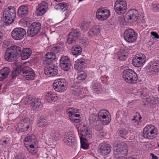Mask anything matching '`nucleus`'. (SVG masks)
<instances>
[{
	"label": "nucleus",
	"mask_w": 159,
	"mask_h": 159,
	"mask_svg": "<svg viewBox=\"0 0 159 159\" xmlns=\"http://www.w3.org/2000/svg\"><path fill=\"white\" fill-rule=\"evenodd\" d=\"M21 51V49L19 46L16 45L11 46L6 51L4 55L5 59L9 61L16 60Z\"/></svg>",
	"instance_id": "f257e3e1"
},
{
	"label": "nucleus",
	"mask_w": 159,
	"mask_h": 159,
	"mask_svg": "<svg viewBox=\"0 0 159 159\" xmlns=\"http://www.w3.org/2000/svg\"><path fill=\"white\" fill-rule=\"evenodd\" d=\"M16 16V11L15 8L10 6L5 9L3 12V20L6 24H10L14 21Z\"/></svg>",
	"instance_id": "f03ea898"
},
{
	"label": "nucleus",
	"mask_w": 159,
	"mask_h": 159,
	"mask_svg": "<svg viewBox=\"0 0 159 159\" xmlns=\"http://www.w3.org/2000/svg\"><path fill=\"white\" fill-rule=\"evenodd\" d=\"M128 152L127 146L125 143L120 142L117 143L114 149V156L117 159H120L126 155Z\"/></svg>",
	"instance_id": "7ed1b4c3"
},
{
	"label": "nucleus",
	"mask_w": 159,
	"mask_h": 159,
	"mask_svg": "<svg viewBox=\"0 0 159 159\" xmlns=\"http://www.w3.org/2000/svg\"><path fill=\"white\" fill-rule=\"evenodd\" d=\"M157 130L155 127L152 125H147L143 129V136L149 139H154L157 135Z\"/></svg>",
	"instance_id": "20e7f679"
},
{
	"label": "nucleus",
	"mask_w": 159,
	"mask_h": 159,
	"mask_svg": "<svg viewBox=\"0 0 159 159\" xmlns=\"http://www.w3.org/2000/svg\"><path fill=\"white\" fill-rule=\"evenodd\" d=\"M21 117L20 123L18 126V130L23 132L29 128L30 120L26 111H23L21 114Z\"/></svg>",
	"instance_id": "39448f33"
},
{
	"label": "nucleus",
	"mask_w": 159,
	"mask_h": 159,
	"mask_svg": "<svg viewBox=\"0 0 159 159\" xmlns=\"http://www.w3.org/2000/svg\"><path fill=\"white\" fill-rule=\"evenodd\" d=\"M123 77L125 80L129 84H134L138 80L136 73L130 69H126L123 72Z\"/></svg>",
	"instance_id": "423d86ee"
},
{
	"label": "nucleus",
	"mask_w": 159,
	"mask_h": 159,
	"mask_svg": "<svg viewBox=\"0 0 159 159\" xmlns=\"http://www.w3.org/2000/svg\"><path fill=\"white\" fill-rule=\"evenodd\" d=\"M27 106L31 107L34 111H37L42 107V103L39 99L28 98L25 102Z\"/></svg>",
	"instance_id": "0eeeda50"
},
{
	"label": "nucleus",
	"mask_w": 159,
	"mask_h": 159,
	"mask_svg": "<svg viewBox=\"0 0 159 159\" xmlns=\"http://www.w3.org/2000/svg\"><path fill=\"white\" fill-rule=\"evenodd\" d=\"M66 81L63 79H58L55 80L53 84L54 89L56 91L62 92L65 91L67 88Z\"/></svg>",
	"instance_id": "6e6552de"
},
{
	"label": "nucleus",
	"mask_w": 159,
	"mask_h": 159,
	"mask_svg": "<svg viewBox=\"0 0 159 159\" xmlns=\"http://www.w3.org/2000/svg\"><path fill=\"white\" fill-rule=\"evenodd\" d=\"M114 7L115 11L117 14H123L126 11L127 3L124 0H117L115 3Z\"/></svg>",
	"instance_id": "1a4fd4ad"
},
{
	"label": "nucleus",
	"mask_w": 159,
	"mask_h": 159,
	"mask_svg": "<svg viewBox=\"0 0 159 159\" xmlns=\"http://www.w3.org/2000/svg\"><path fill=\"white\" fill-rule=\"evenodd\" d=\"M98 119L103 125H107L110 122L111 118L108 111L103 109L99 111L98 113Z\"/></svg>",
	"instance_id": "9d476101"
},
{
	"label": "nucleus",
	"mask_w": 159,
	"mask_h": 159,
	"mask_svg": "<svg viewBox=\"0 0 159 159\" xmlns=\"http://www.w3.org/2000/svg\"><path fill=\"white\" fill-rule=\"evenodd\" d=\"M137 34L134 30L131 29H129L125 30L124 34L125 40L127 42L132 43L134 42L137 39Z\"/></svg>",
	"instance_id": "9b49d317"
},
{
	"label": "nucleus",
	"mask_w": 159,
	"mask_h": 159,
	"mask_svg": "<svg viewBox=\"0 0 159 159\" xmlns=\"http://www.w3.org/2000/svg\"><path fill=\"white\" fill-rule=\"evenodd\" d=\"M74 108H70L67 109L66 110V113L68 115L70 120L73 122L76 123L80 122V115L79 114H76L78 112Z\"/></svg>",
	"instance_id": "f8f14e48"
},
{
	"label": "nucleus",
	"mask_w": 159,
	"mask_h": 159,
	"mask_svg": "<svg viewBox=\"0 0 159 159\" xmlns=\"http://www.w3.org/2000/svg\"><path fill=\"white\" fill-rule=\"evenodd\" d=\"M25 35V30L22 28H15L11 32L12 38L17 40L22 39Z\"/></svg>",
	"instance_id": "ddd939ff"
},
{
	"label": "nucleus",
	"mask_w": 159,
	"mask_h": 159,
	"mask_svg": "<svg viewBox=\"0 0 159 159\" xmlns=\"http://www.w3.org/2000/svg\"><path fill=\"white\" fill-rule=\"evenodd\" d=\"M57 68L52 62H47L44 69L45 74L49 77L56 75L58 72Z\"/></svg>",
	"instance_id": "4468645a"
},
{
	"label": "nucleus",
	"mask_w": 159,
	"mask_h": 159,
	"mask_svg": "<svg viewBox=\"0 0 159 159\" xmlns=\"http://www.w3.org/2000/svg\"><path fill=\"white\" fill-rule=\"evenodd\" d=\"M63 140L65 143L69 146L73 147L76 144V140L75 135L72 132H70L65 134Z\"/></svg>",
	"instance_id": "2eb2a0df"
},
{
	"label": "nucleus",
	"mask_w": 159,
	"mask_h": 159,
	"mask_svg": "<svg viewBox=\"0 0 159 159\" xmlns=\"http://www.w3.org/2000/svg\"><path fill=\"white\" fill-rule=\"evenodd\" d=\"M110 16V11L106 8H101L97 11L96 16L100 20H104Z\"/></svg>",
	"instance_id": "dca6fc26"
},
{
	"label": "nucleus",
	"mask_w": 159,
	"mask_h": 159,
	"mask_svg": "<svg viewBox=\"0 0 159 159\" xmlns=\"http://www.w3.org/2000/svg\"><path fill=\"white\" fill-rule=\"evenodd\" d=\"M41 24L38 22L33 23L29 27L27 31V35L33 37L37 34L41 29Z\"/></svg>",
	"instance_id": "f3484780"
},
{
	"label": "nucleus",
	"mask_w": 159,
	"mask_h": 159,
	"mask_svg": "<svg viewBox=\"0 0 159 159\" xmlns=\"http://www.w3.org/2000/svg\"><path fill=\"white\" fill-rule=\"evenodd\" d=\"M146 57L143 54H139L135 55L132 60L133 65L137 67H140L143 65Z\"/></svg>",
	"instance_id": "a211bd4d"
},
{
	"label": "nucleus",
	"mask_w": 159,
	"mask_h": 159,
	"mask_svg": "<svg viewBox=\"0 0 159 159\" xmlns=\"http://www.w3.org/2000/svg\"><path fill=\"white\" fill-rule=\"evenodd\" d=\"M146 68L149 75L156 73L159 71V64L157 61H151L149 63Z\"/></svg>",
	"instance_id": "6ab92c4d"
},
{
	"label": "nucleus",
	"mask_w": 159,
	"mask_h": 159,
	"mask_svg": "<svg viewBox=\"0 0 159 159\" xmlns=\"http://www.w3.org/2000/svg\"><path fill=\"white\" fill-rule=\"evenodd\" d=\"M60 63L61 68L63 70L68 71L70 69L71 63L68 56L62 57L60 60Z\"/></svg>",
	"instance_id": "aec40b11"
},
{
	"label": "nucleus",
	"mask_w": 159,
	"mask_h": 159,
	"mask_svg": "<svg viewBox=\"0 0 159 159\" xmlns=\"http://www.w3.org/2000/svg\"><path fill=\"white\" fill-rule=\"evenodd\" d=\"M79 134L81 135L82 138L84 139L90 138L92 136V132L85 125H83L80 129H78Z\"/></svg>",
	"instance_id": "412c9836"
},
{
	"label": "nucleus",
	"mask_w": 159,
	"mask_h": 159,
	"mask_svg": "<svg viewBox=\"0 0 159 159\" xmlns=\"http://www.w3.org/2000/svg\"><path fill=\"white\" fill-rule=\"evenodd\" d=\"M48 7V5L47 2L44 1L42 2L36 7V14L38 16H42L46 12Z\"/></svg>",
	"instance_id": "4be33fe9"
},
{
	"label": "nucleus",
	"mask_w": 159,
	"mask_h": 159,
	"mask_svg": "<svg viewBox=\"0 0 159 159\" xmlns=\"http://www.w3.org/2000/svg\"><path fill=\"white\" fill-rule=\"evenodd\" d=\"M99 146V152L100 154L102 156L106 155L111 151V146L107 143H102Z\"/></svg>",
	"instance_id": "5701e85b"
},
{
	"label": "nucleus",
	"mask_w": 159,
	"mask_h": 159,
	"mask_svg": "<svg viewBox=\"0 0 159 159\" xmlns=\"http://www.w3.org/2000/svg\"><path fill=\"white\" fill-rule=\"evenodd\" d=\"M80 36V33L78 30H74L68 35L67 43L69 44L75 43L77 38Z\"/></svg>",
	"instance_id": "b1692460"
},
{
	"label": "nucleus",
	"mask_w": 159,
	"mask_h": 159,
	"mask_svg": "<svg viewBox=\"0 0 159 159\" xmlns=\"http://www.w3.org/2000/svg\"><path fill=\"white\" fill-rule=\"evenodd\" d=\"M127 19L128 21L132 22H134L138 19V12L135 9H131L129 10L127 14Z\"/></svg>",
	"instance_id": "393cba45"
},
{
	"label": "nucleus",
	"mask_w": 159,
	"mask_h": 159,
	"mask_svg": "<svg viewBox=\"0 0 159 159\" xmlns=\"http://www.w3.org/2000/svg\"><path fill=\"white\" fill-rule=\"evenodd\" d=\"M35 76L34 71L30 68H28L23 71V76L27 80H33Z\"/></svg>",
	"instance_id": "a878e982"
},
{
	"label": "nucleus",
	"mask_w": 159,
	"mask_h": 159,
	"mask_svg": "<svg viewBox=\"0 0 159 159\" xmlns=\"http://www.w3.org/2000/svg\"><path fill=\"white\" fill-rule=\"evenodd\" d=\"M37 125L39 127H46L48 125V120L44 116H41L37 119Z\"/></svg>",
	"instance_id": "bb28decb"
},
{
	"label": "nucleus",
	"mask_w": 159,
	"mask_h": 159,
	"mask_svg": "<svg viewBox=\"0 0 159 159\" xmlns=\"http://www.w3.org/2000/svg\"><path fill=\"white\" fill-rule=\"evenodd\" d=\"M32 53L31 50L30 48L24 49L22 52H20L21 57L23 60L28 59Z\"/></svg>",
	"instance_id": "cd10ccee"
},
{
	"label": "nucleus",
	"mask_w": 159,
	"mask_h": 159,
	"mask_svg": "<svg viewBox=\"0 0 159 159\" xmlns=\"http://www.w3.org/2000/svg\"><path fill=\"white\" fill-rule=\"evenodd\" d=\"M45 98L48 102L56 101L58 97L56 94L51 91L48 92L45 96Z\"/></svg>",
	"instance_id": "c85d7f7f"
},
{
	"label": "nucleus",
	"mask_w": 159,
	"mask_h": 159,
	"mask_svg": "<svg viewBox=\"0 0 159 159\" xmlns=\"http://www.w3.org/2000/svg\"><path fill=\"white\" fill-rule=\"evenodd\" d=\"M24 141L29 143L30 144H36L37 143V141L35 136L32 134L28 135L25 138Z\"/></svg>",
	"instance_id": "c756f323"
},
{
	"label": "nucleus",
	"mask_w": 159,
	"mask_h": 159,
	"mask_svg": "<svg viewBox=\"0 0 159 159\" xmlns=\"http://www.w3.org/2000/svg\"><path fill=\"white\" fill-rule=\"evenodd\" d=\"M10 72L8 67L3 68L0 71V80L1 81L7 78Z\"/></svg>",
	"instance_id": "7c9ffc66"
},
{
	"label": "nucleus",
	"mask_w": 159,
	"mask_h": 159,
	"mask_svg": "<svg viewBox=\"0 0 159 159\" xmlns=\"http://www.w3.org/2000/svg\"><path fill=\"white\" fill-rule=\"evenodd\" d=\"M76 63L74 65V68L75 69L79 70L82 68L83 66L85 63V60L83 59H77L76 61Z\"/></svg>",
	"instance_id": "2f4dec72"
},
{
	"label": "nucleus",
	"mask_w": 159,
	"mask_h": 159,
	"mask_svg": "<svg viewBox=\"0 0 159 159\" xmlns=\"http://www.w3.org/2000/svg\"><path fill=\"white\" fill-rule=\"evenodd\" d=\"M28 11V8L26 6H20L18 9V14L20 16L27 15Z\"/></svg>",
	"instance_id": "473e14b6"
},
{
	"label": "nucleus",
	"mask_w": 159,
	"mask_h": 159,
	"mask_svg": "<svg viewBox=\"0 0 159 159\" xmlns=\"http://www.w3.org/2000/svg\"><path fill=\"white\" fill-rule=\"evenodd\" d=\"M34 145L30 144L29 145H26L25 144V147L26 148L28 152L32 155L36 154L38 152L37 148L34 147Z\"/></svg>",
	"instance_id": "72a5a7b5"
},
{
	"label": "nucleus",
	"mask_w": 159,
	"mask_h": 159,
	"mask_svg": "<svg viewBox=\"0 0 159 159\" xmlns=\"http://www.w3.org/2000/svg\"><path fill=\"white\" fill-rule=\"evenodd\" d=\"M70 92L74 95L78 96L82 93V92L78 86H72L71 87Z\"/></svg>",
	"instance_id": "f704fd0d"
},
{
	"label": "nucleus",
	"mask_w": 159,
	"mask_h": 159,
	"mask_svg": "<svg viewBox=\"0 0 159 159\" xmlns=\"http://www.w3.org/2000/svg\"><path fill=\"white\" fill-rule=\"evenodd\" d=\"M51 133V136L52 139L55 141H57L61 138V135L58 132L54 130H51L49 132Z\"/></svg>",
	"instance_id": "c9c22d12"
},
{
	"label": "nucleus",
	"mask_w": 159,
	"mask_h": 159,
	"mask_svg": "<svg viewBox=\"0 0 159 159\" xmlns=\"http://www.w3.org/2000/svg\"><path fill=\"white\" fill-rule=\"evenodd\" d=\"M81 52V48L79 46H75L72 48V54L74 55L77 56L80 55Z\"/></svg>",
	"instance_id": "e433bc0d"
},
{
	"label": "nucleus",
	"mask_w": 159,
	"mask_h": 159,
	"mask_svg": "<svg viewBox=\"0 0 159 159\" xmlns=\"http://www.w3.org/2000/svg\"><path fill=\"white\" fill-rule=\"evenodd\" d=\"M128 53L125 50H120L118 53V56L119 60H124L127 57Z\"/></svg>",
	"instance_id": "4c0bfd02"
},
{
	"label": "nucleus",
	"mask_w": 159,
	"mask_h": 159,
	"mask_svg": "<svg viewBox=\"0 0 159 159\" xmlns=\"http://www.w3.org/2000/svg\"><path fill=\"white\" fill-rule=\"evenodd\" d=\"M55 7L60 11H65L68 8V5L66 3L63 2L57 4Z\"/></svg>",
	"instance_id": "58836bf2"
},
{
	"label": "nucleus",
	"mask_w": 159,
	"mask_h": 159,
	"mask_svg": "<svg viewBox=\"0 0 159 159\" xmlns=\"http://www.w3.org/2000/svg\"><path fill=\"white\" fill-rule=\"evenodd\" d=\"M99 32L100 30L98 28H93L89 31V36L90 37H92L93 36H95Z\"/></svg>",
	"instance_id": "ea45409f"
},
{
	"label": "nucleus",
	"mask_w": 159,
	"mask_h": 159,
	"mask_svg": "<svg viewBox=\"0 0 159 159\" xmlns=\"http://www.w3.org/2000/svg\"><path fill=\"white\" fill-rule=\"evenodd\" d=\"M45 60L47 61L49 60H54L55 58V55L52 52L47 53L45 55Z\"/></svg>",
	"instance_id": "a19ab883"
},
{
	"label": "nucleus",
	"mask_w": 159,
	"mask_h": 159,
	"mask_svg": "<svg viewBox=\"0 0 159 159\" xmlns=\"http://www.w3.org/2000/svg\"><path fill=\"white\" fill-rule=\"evenodd\" d=\"M86 75L84 72H82L78 74V76L77 79L80 82L84 80L86 78Z\"/></svg>",
	"instance_id": "79ce46f5"
},
{
	"label": "nucleus",
	"mask_w": 159,
	"mask_h": 159,
	"mask_svg": "<svg viewBox=\"0 0 159 159\" xmlns=\"http://www.w3.org/2000/svg\"><path fill=\"white\" fill-rule=\"evenodd\" d=\"M96 130L98 131V133L99 134V137L102 138L104 137L106 135V133L103 132L102 127L101 126H97L95 127Z\"/></svg>",
	"instance_id": "37998d69"
},
{
	"label": "nucleus",
	"mask_w": 159,
	"mask_h": 159,
	"mask_svg": "<svg viewBox=\"0 0 159 159\" xmlns=\"http://www.w3.org/2000/svg\"><path fill=\"white\" fill-rule=\"evenodd\" d=\"M89 27V24L84 22H82L80 25V28L82 30H86Z\"/></svg>",
	"instance_id": "c03bdc74"
},
{
	"label": "nucleus",
	"mask_w": 159,
	"mask_h": 159,
	"mask_svg": "<svg viewBox=\"0 0 159 159\" xmlns=\"http://www.w3.org/2000/svg\"><path fill=\"white\" fill-rule=\"evenodd\" d=\"M81 147L84 149H86L88 146L85 142L82 140V138L80 137Z\"/></svg>",
	"instance_id": "a18cd8bd"
},
{
	"label": "nucleus",
	"mask_w": 159,
	"mask_h": 159,
	"mask_svg": "<svg viewBox=\"0 0 159 159\" xmlns=\"http://www.w3.org/2000/svg\"><path fill=\"white\" fill-rule=\"evenodd\" d=\"M118 133L120 136H121V137H123L124 136H125L127 135L128 132L126 130L123 129L120 130Z\"/></svg>",
	"instance_id": "49530a36"
},
{
	"label": "nucleus",
	"mask_w": 159,
	"mask_h": 159,
	"mask_svg": "<svg viewBox=\"0 0 159 159\" xmlns=\"http://www.w3.org/2000/svg\"><path fill=\"white\" fill-rule=\"evenodd\" d=\"M20 72V70L18 69L17 68H16L15 70L13 71L12 73L11 76L13 78H14L17 76L18 75Z\"/></svg>",
	"instance_id": "de8ad7c7"
},
{
	"label": "nucleus",
	"mask_w": 159,
	"mask_h": 159,
	"mask_svg": "<svg viewBox=\"0 0 159 159\" xmlns=\"http://www.w3.org/2000/svg\"><path fill=\"white\" fill-rule=\"evenodd\" d=\"M89 123L91 124L93 126H96L95 124L96 122V120H95V119L94 118L91 117H90V118L89 119Z\"/></svg>",
	"instance_id": "09e8293b"
},
{
	"label": "nucleus",
	"mask_w": 159,
	"mask_h": 159,
	"mask_svg": "<svg viewBox=\"0 0 159 159\" xmlns=\"http://www.w3.org/2000/svg\"><path fill=\"white\" fill-rule=\"evenodd\" d=\"M20 108V106L18 104H14L13 106V110L14 111L16 112H17L19 109Z\"/></svg>",
	"instance_id": "8fccbe9b"
},
{
	"label": "nucleus",
	"mask_w": 159,
	"mask_h": 159,
	"mask_svg": "<svg viewBox=\"0 0 159 159\" xmlns=\"http://www.w3.org/2000/svg\"><path fill=\"white\" fill-rule=\"evenodd\" d=\"M152 7L153 11H159V4H154L152 5Z\"/></svg>",
	"instance_id": "3c124183"
},
{
	"label": "nucleus",
	"mask_w": 159,
	"mask_h": 159,
	"mask_svg": "<svg viewBox=\"0 0 159 159\" xmlns=\"http://www.w3.org/2000/svg\"><path fill=\"white\" fill-rule=\"evenodd\" d=\"M60 48L57 47H54L52 48L51 52H53L54 54L59 52L60 51Z\"/></svg>",
	"instance_id": "603ef678"
},
{
	"label": "nucleus",
	"mask_w": 159,
	"mask_h": 159,
	"mask_svg": "<svg viewBox=\"0 0 159 159\" xmlns=\"http://www.w3.org/2000/svg\"><path fill=\"white\" fill-rule=\"evenodd\" d=\"M3 44L5 46H8L10 44V41L8 39L4 40Z\"/></svg>",
	"instance_id": "864d4df0"
},
{
	"label": "nucleus",
	"mask_w": 159,
	"mask_h": 159,
	"mask_svg": "<svg viewBox=\"0 0 159 159\" xmlns=\"http://www.w3.org/2000/svg\"><path fill=\"white\" fill-rule=\"evenodd\" d=\"M151 34L155 38L158 39L159 38L158 34L156 32H151Z\"/></svg>",
	"instance_id": "5fc2aeb1"
},
{
	"label": "nucleus",
	"mask_w": 159,
	"mask_h": 159,
	"mask_svg": "<svg viewBox=\"0 0 159 159\" xmlns=\"http://www.w3.org/2000/svg\"><path fill=\"white\" fill-rule=\"evenodd\" d=\"M71 13L70 11H67L65 12L64 14L65 15V19H66L69 16Z\"/></svg>",
	"instance_id": "6e6d98bb"
},
{
	"label": "nucleus",
	"mask_w": 159,
	"mask_h": 159,
	"mask_svg": "<svg viewBox=\"0 0 159 159\" xmlns=\"http://www.w3.org/2000/svg\"><path fill=\"white\" fill-rule=\"evenodd\" d=\"M98 84H94L93 85L92 88L93 89H97L98 88Z\"/></svg>",
	"instance_id": "4d7b16f0"
},
{
	"label": "nucleus",
	"mask_w": 159,
	"mask_h": 159,
	"mask_svg": "<svg viewBox=\"0 0 159 159\" xmlns=\"http://www.w3.org/2000/svg\"><path fill=\"white\" fill-rule=\"evenodd\" d=\"M151 156L152 159H158L157 157L155 156L153 153H151Z\"/></svg>",
	"instance_id": "13d9d810"
},
{
	"label": "nucleus",
	"mask_w": 159,
	"mask_h": 159,
	"mask_svg": "<svg viewBox=\"0 0 159 159\" xmlns=\"http://www.w3.org/2000/svg\"><path fill=\"white\" fill-rule=\"evenodd\" d=\"M135 159L134 157H128L127 158H126V159Z\"/></svg>",
	"instance_id": "bf43d9fd"
},
{
	"label": "nucleus",
	"mask_w": 159,
	"mask_h": 159,
	"mask_svg": "<svg viewBox=\"0 0 159 159\" xmlns=\"http://www.w3.org/2000/svg\"><path fill=\"white\" fill-rule=\"evenodd\" d=\"M122 112H123V114H124V116H125L126 114V111H123Z\"/></svg>",
	"instance_id": "052dcab7"
},
{
	"label": "nucleus",
	"mask_w": 159,
	"mask_h": 159,
	"mask_svg": "<svg viewBox=\"0 0 159 159\" xmlns=\"http://www.w3.org/2000/svg\"><path fill=\"white\" fill-rule=\"evenodd\" d=\"M55 1L57 2H60L62 1L63 0H54Z\"/></svg>",
	"instance_id": "680f3d73"
},
{
	"label": "nucleus",
	"mask_w": 159,
	"mask_h": 159,
	"mask_svg": "<svg viewBox=\"0 0 159 159\" xmlns=\"http://www.w3.org/2000/svg\"><path fill=\"white\" fill-rule=\"evenodd\" d=\"M135 120V117H134V118H133L132 119V120Z\"/></svg>",
	"instance_id": "e2e57ef3"
},
{
	"label": "nucleus",
	"mask_w": 159,
	"mask_h": 159,
	"mask_svg": "<svg viewBox=\"0 0 159 159\" xmlns=\"http://www.w3.org/2000/svg\"><path fill=\"white\" fill-rule=\"evenodd\" d=\"M82 1V0H79V2H81Z\"/></svg>",
	"instance_id": "0e129e2a"
},
{
	"label": "nucleus",
	"mask_w": 159,
	"mask_h": 159,
	"mask_svg": "<svg viewBox=\"0 0 159 159\" xmlns=\"http://www.w3.org/2000/svg\"><path fill=\"white\" fill-rule=\"evenodd\" d=\"M139 121H138V125H139Z\"/></svg>",
	"instance_id": "69168bd1"
},
{
	"label": "nucleus",
	"mask_w": 159,
	"mask_h": 159,
	"mask_svg": "<svg viewBox=\"0 0 159 159\" xmlns=\"http://www.w3.org/2000/svg\"><path fill=\"white\" fill-rule=\"evenodd\" d=\"M1 85H0V90H1Z\"/></svg>",
	"instance_id": "338daca9"
},
{
	"label": "nucleus",
	"mask_w": 159,
	"mask_h": 159,
	"mask_svg": "<svg viewBox=\"0 0 159 159\" xmlns=\"http://www.w3.org/2000/svg\"><path fill=\"white\" fill-rule=\"evenodd\" d=\"M141 119V117H139V119Z\"/></svg>",
	"instance_id": "774afa93"
}]
</instances>
